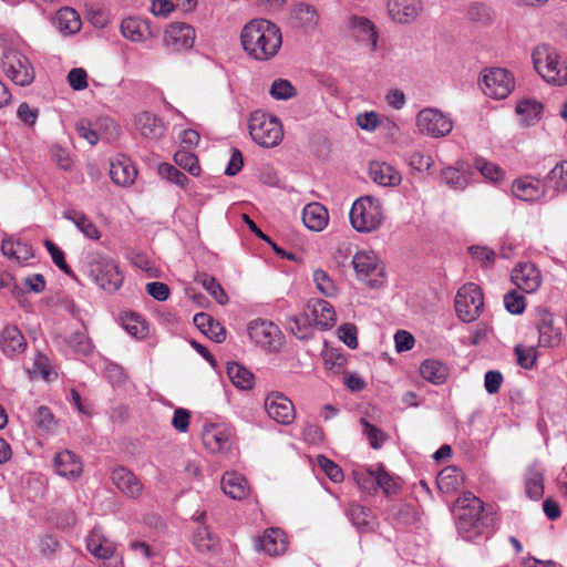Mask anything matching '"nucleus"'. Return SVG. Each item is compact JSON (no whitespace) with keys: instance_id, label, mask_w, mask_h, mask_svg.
<instances>
[{"instance_id":"f257e3e1","label":"nucleus","mask_w":567,"mask_h":567,"mask_svg":"<svg viewBox=\"0 0 567 567\" xmlns=\"http://www.w3.org/2000/svg\"><path fill=\"white\" fill-rule=\"evenodd\" d=\"M453 513L460 535L468 542L489 538L495 532V517L484 512L483 502L471 492L463 493L455 502Z\"/></svg>"},{"instance_id":"f03ea898","label":"nucleus","mask_w":567,"mask_h":567,"mask_svg":"<svg viewBox=\"0 0 567 567\" xmlns=\"http://www.w3.org/2000/svg\"><path fill=\"white\" fill-rule=\"evenodd\" d=\"M240 43L245 53L252 60L266 62L274 59L282 45L280 28L267 19H252L240 32Z\"/></svg>"},{"instance_id":"7ed1b4c3","label":"nucleus","mask_w":567,"mask_h":567,"mask_svg":"<svg viewBox=\"0 0 567 567\" xmlns=\"http://www.w3.org/2000/svg\"><path fill=\"white\" fill-rule=\"evenodd\" d=\"M532 60L536 72L547 83L558 86L567 83V65L554 47L538 44L532 52Z\"/></svg>"},{"instance_id":"20e7f679","label":"nucleus","mask_w":567,"mask_h":567,"mask_svg":"<svg viewBox=\"0 0 567 567\" xmlns=\"http://www.w3.org/2000/svg\"><path fill=\"white\" fill-rule=\"evenodd\" d=\"M86 264L91 278L104 290L116 291L122 286L124 276L112 258L94 251L87 255Z\"/></svg>"},{"instance_id":"39448f33","label":"nucleus","mask_w":567,"mask_h":567,"mask_svg":"<svg viewBox=\"0 0 567 567\" xmlns=\"http://www.w3.org/2000/svg\"><path fill=\"white\" fill-rule=\"evenodd\" d=\"M248 128L251 138L262 147H275L284 137L280 121L261 111H255L250 115Z\"/></svg>"},{"instance_id":"423d86ee","label":"nucleus","mask_w":567,"mask_h":567,"mask_svg":"<svg viewBox=\"0 0 567 567\" xmlns=\"http://www.w3.org/2000/svg\"><path fill=\"white\" fill-rule=\"evenodd\" d=\"M383 220L382 205L372 196L357 199L350 209V223L360 233H370L380 227Z\"/></svg>"},{"instance_id":"0eeeda50","label":"nucleus","mask_w":567,"mask_h":567,"mask_svg":"<svg viewBox=\"0 0 567 567\" xmlns=\"http://www.w3.org/2000/svg\"><path fill=\"white\" fill-rule=\"evenodd\" d=\"M454 306L462 321L476 320L484 308V296L480 286L474 282L464 284L456 292Z\"/></svg>"},{"instance_id":"6e6552de","label":"nucleus","mask_w":567,"mask_h":567,"mask_svg":"<svg viewBox=\"0 0 567 567\" xmlns=\"http://www.w3.org/2000/svg\"><path fill=\"white\" fill-rule=\"evenodd\" d=\"M4 74L17 85L28 86L34 80V69L29 59L18 50H6L2 54Z\"/></svg>"},{"instance_id":"1a4fd4ad","label":"nucleus","mask_w":567,"mask_h":567,"mask_svg":"<svg viewBox=\"0 0 567 567\" xmlns=\"http://www.w3.org/2000/svg\"><path fill=\"white\" fill-rule=\"evenodd\" d=\"M515 86L512 73L503 68L485 69L482 73V90L485 95L503 100L507 97Z\"/></svg>"},{"instance_id":"9d476101","label":"nucleus","mask_w":567,"mask_h":567,"mask_svg":"<svg viewBox=\"0 0 567 567\" xmlns=\"http://www.w3.org/2000/svg\"><path fill=\"white\" fill-rule=\"evenodd\" d=\"M247 333L251 342L267 351L276 352L281 347V331L269 320L255 319L250 321Z\"/></svg>"},{"instance_id":"9b49d317","label":"nucleus","mask_w":567,"mask_h":567,"mask_svg":"<svg viewBox=\"0 0 567 567\" xmlns=\"http://www.w3.org/2000/svg\"><path fill=\"white\" fill-rule=\"evenodd\" d=\"M415 124L420 133L431 137L446 136L453 130L452 120L434 107L421 110L416 115Z\"/></svg>"},{"instance_id":"f8f14e48","label":"nucleus","mask_w":567,"mask_h":567,"mask_svg":"<svg viewBox=\"0 0 567 567\" xmlns=\"http://www.w3.org/2000/svg\"><path fill=\"white\" fill-rule=\"evenodd\" d=\"M554 315L545 307L535 309L534 326L538 331V346L556 348L561 341V330L554 324Z\"/></svg>"},{"instance_id":"ddd939ff","label":"nucleus","mask_w":567,"mask_h":567,"mask_svg":"<svg viewBox=\"0 0 567 567\" xmlns=\"http://www.w3.org/2000/svg\"><path fill=\"white\" fill-rule=\"evenodd\" d=\"M95 125V128L92 127L87 120H81L76 123L78 134L91 145H95L100 137L111 141L117 138L121 134L118 125L110 117L100 118Z\"/></svg>"},{"instance_id":"4468645a","label":"nucleus","mask_w":567,"mask_h":567,"mask_svg":"<svg viewBox=\"0 0 567 567\" xmlns=\"http://www.w3.org/2000/svg\"><path fill=\"white\" fill-rule=\"evenodd\" d=\"M265 410L268 416L280 425L288 426L296 419L292 401L281 392H271L266 396Z\"/></svg>"},{"instance_id":"2eb2a0df","label":"nucleus","mask_w":567,"mask_h":567,"mask_svg":"<svg viewBox=\"0 0 567 567\" xmlns=\"http://www.w3.org/2000/svg\"><path fill=\"white\" fill-rule=\"evenodd\" d=\"M163 41L174 52L188 50L194 45L195 30L187 23L173 22L166 29Z\"/></svg>"},{"instance_id":"dca6fc26","label":"nucleus","mask_w":567,"mask_h":567,"mask_svg":"<svg viewBox=\"0 0 567 567\" xmlns=\"http://www.w3.org/2000/svg\"><path fill=\"white\" fill-rule=\"evenodd\" d=\"M353 268L358 277L368 280L371 287H375L380 281L377 277L383 274V267L373 252L359 251L352 259Z\"/></svg>"},{"instance_id":"f3484780","label":"nucleus","mask_w":567,"mask_h":567,"mask_svg":"<svg viewBox=\"0 0 567 567\" xmlns=\"http://www.w3.org/2000/svg\"><path fill=\"white\" fill-rule=\"evenodd\" d=\"M111 481L126 497L136 499L142 496L144 486L141 480L127 467L123 465L114 466L111 471Z\"/></svg>"},{"instance_id":"a211bd4d","label":"nucleus","mask_w":567,"mask_h":567,"mask_svg":"<svg viewBox=\"0 0 567 567\" xmlns=\"http://www.w3.org/2000/svg\"><path fill=\"white\" fill-rule=\"evenodd\" d=\"M513 284L526 293H533L538 290L542 284L540 272L530 262L519 264L512 271Z\"/></svg>"},{"instance_id":"6ab92c4d","label":"nucleus","mask_w":567,"mask_h":567,"mask_svg":"<svg viewBox=\"0 0 567 567\" xmlns=\"http://www.w3.org/2000/svg\"><path fill=\"white\" fill-rule=\"evenodd\" d=\"M422 11L421 0H388V12L399 23L413 21Z\"/></svg>"},{"instance_id":"aec40b11","label":"nucleus","mask_w":567,"mask_h":567,"mask_svg":"<svg viewBox=\"0 0 567 567\" xmlns=\"http://www.w3.org/2000/svg\"><path fill=\"white\" fill-rule=\"evenodd\" d=\"M202 439L205 447L213 453L227 451L231 446V432L224 426H205Z\"/></svg>"},{"instance_id":"412c9836","label":"nucleus","mask_w":567,"mask_h":567,"mask_svg":"<svg viewBox=\"0 0 567 567\" xmlns=\"http://www.w3.org/2000/svg\"><path fill=\"white\" fill-rule=\"evenodd\" d=\"M545 467L539 461H534L524 474L525 493L528 498L538 501L544 496Z\"/></svg>"},{"instance_id":"4be33fe9","label":"nucleus","mask_w":567,"mask_h":567,"mask_svg":"<svg viewBox=\"0 0 567 567\" xmlns=\"http://www.w3.org/2000/svg\"><path fill=\"white\" fill-rule=\"evenodd\" d=\"M0 349L7 357L23 353L27 340L21 330L13 324L6 326L0 334Z\"/></svg>"},{"instance_id":"5701e85b","label":"nucleus","mask_w":567,"mask_h":567,"mask_svg":"<svg viewBox=\"0 0 567 567\" xmlns=\"http://www.w3.org/2000/svg\"><path fill=\"white\" fill-rule=\"evenodd\" d=\"M134 124L141 135L150 140H159L166 132V126L163 121L150 112L137 114Z\"/></svg>"},{"instance_id":"b1692460","label":"nucleus","mask_w":567,"mask_h":567,"mask_svg":"<svg viewBox=\"0 0 567 567\" xmlns=\"http://www.w3.org/2000/svg\"><path fill=\"white\" fill-rule=\"evenodd\" d=\"M137 175L136 167L126 156H118L110 163V176L113 183L128 186L134 183Z\"/></svg>"},{"instance_id":"393cba45","label":"nucleus","mask_w":567,"mask_h":567,"mask_svg":"<svg viewBox=\"0 0 567 567\" xmlns=\"http://www.w3.org/2000/svg\"><path fill=\"white\" fill-rule=\"evenodd\" d=\"M53 465L58 475L69 480H75L82 474L81 460L69 450L56 453Z\"/></svg>"},{"instance_id":"a878e982","label":"nucleus","mask_w":567,"mask_h":567,"mask_svg":"<svg viewBox=\"0 0 567 567\" xmlns=\"http://www.w3.org/2000/svg\"><path fill=\"white\" fill-rule=\"evenodd\" d=\"M512 192L518 199L525 202L538 200L545 196L546 185L542 184L539 179L524 177L514 181Z\"/></svg>"},{"instance_id":"bb28decb","label":"nucleus","mask_w":567,"mask_h":567,"mask_svg":"<svg viewBox=\"0 0 567 567\" xmlns=\"http://www.w3.org/2000/svg\"><path fill=\"white\" fill-rule=\"evenodd\" d=\"M371 179L383 187L398 186L401 183V174L385 162H371L369 165Z\"/></svg>"},{"instance_id":"cd10ccee","label":"nucleus","mask_w":567,"mask_h":567,"mask_svg":"<svg viewBox=\"0 0 567 567\" xmlns=\"http://www.w3.org/2000/svg\"><path fill=\"white\" fill-rule=\"evenodd\" d=\"M258 546L269 556L281 555L287 550L285 534L279 528H268L258 538Z\"/></svg>"},{"instance_id":"c85d7f7f","label":"nucleus","mask_w":567,"mask_h":567,"mask_svg":"<svg viewBox=\"0 0 567 567\" xmlns=\"http://www.w3.org/2000/svg\"><path fill=\"white\" fill-rule=\"evenodd\" d=\"M194 324L209 339L217 343H221L226 339V330L220 322L215 320L210 315L199 312L194 316Z\"/></svg>"},{"instance_id":"c756f323","label":"nucleus","mask_w":567,"mask_h":567,"mask_svg":"<svg viewBox=\"0 0 567 567\" xmlns=\"http://www.w3.org/2000/svg\"><path fill=\"white\" fill-rule=\"evenodd\" d=\"M290 18L295 27L305 30H312L318 24L319 14L316 8L308 3H297L290 12Z\"/></svg>"},{"instance_id":"7c9ffc66","label":"nucleus","mask_w":567,"mask_h":567,"mask_svg":"<svg viewBox=\"0 0 567 567\" xmlns=\"http://www.w3.org/2000/svg\"><path fill=\"white\" fill-rule=\"evenodd\" d=\"M63 217L72 221L79 231H81L86 238L92 240H99L101 238V231L83 212L69 208L63 212Z\"/></svg>"},{"instance_id":"2f4dec72","label":"nucleus","mask_w":567,"mask_h":567,"mask_svg":"<svg viewBox=\"0 0 567 567\" xmlns=\"http://www.w3.org/2000/svg\"><path fill=\"white\" fill-rule=\"evenodd\" d=\"M221 488L227 496L238 501L244 499L249 493L247 480L236 472L226 473L223 476Z\"/></svg>"},{"instance_id":"473e14b6","label":"nucleus","mask_w":567,"mask_h":567,"mask_svg":"<svg viewBox=\"0 0 567 567\" xmlns=\"http://www.w3.org/2000/svg\"><path fill=\"white\" fill-rule=\"evenodd\" d=\"M328 212L319 203L306 205L302 210V221L312 231H320L328 225Z\"/></svg>"},{"instance_id":"72a5a7b5","label":"nucleus","mask_w":567,"mask_h":567,"mask_svg":"<svg viewBox=\"0 0 567 567\" xmlns=\"http://www.w3.org/2000/svg\"><path fill=\"white\" fill-rule=\"evenodd\" d=\"M310 307L316 326L320 327L322 330H328L334 326L337 316L330 302L318 299L315 300Z\"/></svg>"},{"instance_id":"f704fd0d","label":"nucleus","mask_w":567,"mask_h":567,"mask_svg":"<svg viewBox=\"0 0 567 567\" xmlns=\"http://www.w3.org/2000/svg\"><path fill=\"white\" fill-rule=\"evenodd\" d=\"M464 475L462 471L455 466H447L443 468L436 478L437 488L445 494H451L463 485Z\"/></svg>"},{"instance_id":"c9c22d12","label":"nucleus","mask_w":567,"mask_h":567,"mask_svg":"<svg viewBox=\"0 0 567 567\" xmlns=\"http://www.w3.org/2000/svg\"><path fill=\"white\" fill-rule=\"evenodd\" d=\"M2 254L19 265L27 262L33 257L32 247L19 239H4L1 245Z\"/></svg>"},{"instance_id":"e433bc0d","label":"nucleus","mask_w":567,"mask_h":567,"mask_svg":"<svg viewBox=\"0 0 567 567\" xmlns=\"http://www.w3.org/2000/svg\"><path fill=\"white\" fill-rule=\"evenodd\" d=\"M347 515L353 526L361 533L370 532L374 527V516L372 512L359 504H351Z\"/></svg>"},{"instance_id":"4c0bfd02","label":"nucleus","mask_w":567,"mask_h":567,"mask_svg":"<svg viewBox=\"0 0 567 567\" xmlns=\"http://www.w3.org/2000/svg\"><path fill=\"white\" fill-rule=\"evenodd\" d=\"M422 378L433 384H443L449 377V368L437 360H425L420 365Z\"/></svg>"},{"instance_id":"58836bf2","label":"nucleus","mask_w":567,"mask_h":567,"mask_svg":"<svg viewBox=\"0 0 567 567\" xmlns=\"http://www.w3.org/2000/svg\"><path fill=\"white\" fill-rule=\"evenodd\" d=\"M227 374L231 383L239 390H250L254 386L255 377L252 372L237 362L227 364Z\"/></svg>"},{"instance_id":"ea45409f","label":"nucleus","mask_w":567,"mask_h":567,"mask_svg":"<svg viewBox=\"0 0 567 567\" xmlns=\"http://www.w3.org/2000/svg\"><path fill=\"white\" fill-rule=\"evenodd\" d=\"M121 31L124 38L132 42H141L150 34L147 24L136 18H127L122 21Z\"/></svg>"},{"instance_id":"a19ab883","label":"nucleus","mask_w":567,"mask_h":567,"mask_svg":"<svg viewBox=\"0 0 567 567\" xmlns=\"http://www.w3.org/2000/svg\"><path fill=\"white\" fill-rule=\"evenodd\" d=\"M542 111L543 105L532 99L522 100L516 105V113L526 126L534 125L539 120Z\"/></svg>"},{"instance_id":"79ce46f5","label":"nucleus","mask_w":567,"mask_h":567,"mask_svg":"<svg viewBox=\"0 0 567 567\" xmlns=\"http://www.w3.org/2000/svg\"><path fill=\"white\" fill-rule=\"evenodd\" d=\"M121 323L124 330L136 339H143L147 334L145 320L135 312H125L122 315Z\"/></svg>"},{"instance_id":"37998d69","label":"nucleus","mask_w":567,"mask_h":567,"mask_svg":"<svg viewBox=\"0 0 567 567\" xmlns=\"http://www.w3.org/2000/svg\"><path fill=\"white\" fill-rule=\"evenodd\" d=\"M352 29L361 34V41H368L374 51L378 44V33L373 23L364 17H352L350 19Z\"/></svg>"},{"instance_id":"c03bdc74","label":"nucleus","mask_w":567,"mask_h":567,"mask_svg":"<svg viewBox=\"0 0 567 567\" xmlns=\"http://www.w3.org/2000/svg\"><path fill=\"white\" fill-rule=\"evenodd\" d=\"M55 22L58 28L65 33H75L81 29L80 16L72 8L59 10Z\"/></svg>"},{"instance_id":"a18cd8bd","label":"nucleus","mask_w":567,"mask_h":567,"mask_svg":"<svg viewBox=\"0 0 567 567\" xmlns=\"http://www.w3.org/2000/svg\"><path fill=\"white\" fill-rule=\"evenodd\" d=\"M87 550L100 559H107L114 554V547L97 533L93 532L86 539Z\"/></svg>"},{"instance_id":"49530a36","label":"nucleus","mask_w":567,"mask_h":567,"mask_svg":"<svg viewBox=\"0 0 567 567\" xmlns=\"http://www.w3.org/2000/svg\"><path fill=\"white\" fill-rule=\"evenodd\" d=\"M193 544L200 553L215 550L218 546V538L208 530L207 526H199L193 535Z\"/></svg>"},{"instance_id":"de8ad7c7","label":"nucleus","mask_w":567,"mask_h":567,"mask_svg":"<svg viewBox=\"0 0 567 567\" xmlns=\"http://www.w3.org/2000/svg\"><path fill=\"white\" fill-rule=\"evenodd\" d=\"M545 185H553L556 192L567 189V162L561 161L548 173Z\"/></svg>"},{"instance_id":"09e8293b","label":"nucleus","mask_w":567,"mask_h":567,"mask_svg":"<svg viewBox=\"0 0 567 567\" xmlns=\"http://www.w3.org/2000/svg\"><path fill=\"white\" fill-rule=\"evenodd\" d=\"M474 167L484 178L491 182L497 183L504 178V171L498 165L488 162L483 157L475 158Z\"/></svg>"},{"instance_id":"8fccbe9b","label":"nucleus","mask_w":567,"mask_h":567,"mask_svg":"<svg viewBox=\"0 0 567 567\" xmlns=\"http://www.w3.org/2000/svg\"><path fill=\"white\" fill-rule=\"evenodd\" d=\"M66 341L74 352L79 354L87 355L93 350L92 341L83 330L72 332Z\"/></svg>"},{"instance_id":"3c124183","label":"nucleus","mask_w":567,"mask_h":567,"mask_svg":"<svg viewBox=\"0 0 567 567\" xmlns=\"http://www.w3.org/2000/svg\"><path fill=\"white\" fill-rule=\"evenodd\" d=\"M174 162L176 165L187 171L193 176H198L200 173V167L196 155L186 150L177 151L174 154Z\"/></svg>"},{"instance_id":"603ef678","label":"nucleus","mask_w":567,"mask_h":567,"mask_svg":"<svg viewBox=\"0 0 567 567\" xmlns=\"http://www.w3.org/2000/svg\"><path fill=\"white\" fill-rule=\"evenodd\" d=\"M312 278L317 289L322 295L327 297H333L337 295L338 288L327 271H324L323 269H316L313 271Z\"/></svg>"},{"instance_id":"864d4df0","label":"nucleus","mask_w":567,"mask_h":567,"mask_svg":"<svg viewBox=\"0 0 567 567\" xmlns=\"http://www.w3.org/2000/svg\"><path fill=\"white\" fill-rule=\"evenodd\" d=\"M204 289L219 303L226 305L228 296L220 284L212 276L204 274L200 279Z\"/></svg>"},{"instance_id":"5fc2aeb1","label":"nucleus","mask_w":567,"mask_h":567,"mask_svg":"<svg viewBox=\"0 0 567 567\" xmlns=\"http://www.w3.org/2000/svg\"><path fill=\"white\" fill-rule=\"evenodd\" d=\"M158 175L162 178L183 188L186 187L188 183V177L168 163H163L158 166Z\"/></svg>"},{"instance_id":"6e6d98bb","label":"nucleus","mask_w":567,"mask_h":567,"mask_svg":"<svg viewBox=\"0 0 567 567\" xmlns=\"http://www.w3.org/2000/svg\"><path fill=\"white\" fill-rule=\"evenodd\" d=\"M34 422L39 429L47 433L55 431L58 425V421L55 420L53 413L48 406L44 405L38 408L34 414Z\"/></svg>"},{"instance_id":"4d7b16f0","label":"nucleus","mask_w":567,"mask_h":567,"mask_svg":"<svg viewBox=\"0 0 567 567\" xmlns=\"http://www.w3.org/2000/svg\"><path fill=\"white\" fill-rule=\"evenodd\" d=\"M442 177L449 187L456 190L464 189L468 184L467 177L455 167L444 168L442 171Z\"/></svg>"},{"instance_id":"13d9d810","label":"nucleus","mask_w":567,"mask_h":567,"mask_svg":"<svg viewBox=\"0 0 567 567\" xmlns=\"http://www.w3.org/2000/svg\"><path fill=\"white\" fill-rule=\"evenodd\" d=\"M31 377H41L42 379L50 381L52 369L49 358L42 353H37L33 359L32 368L29 369Z\"/></svg>"},{"instance_id":"bf43d9fd","label":"nucleus","mask_w":567,"mask_h":567,"mask_svg":"<svg viewBox=\"0 0 567 567\" xmlns=\"http://www.w3.org/2000/svg\"><path fill=\"white\" fill-rule=\"evenodd\" d=\"M269 93L276 100H289L296 95V89L288 80L277 79L272 82Z\"/></svg>"},{"instance_id":"052dcab7","label":"nucleus","mask_w":567,"mask_h":567,"mask_svg":"<svg viewBox=\"0 0 567 567\" xmlns=\"http://www.w3.org/2000/svg\"><path fill=\"white\" fill-rule=\"evenodd\" d=\"M360 423L364 435L369 440L370 446L374 450L380 449L386 439L385 434L365 419H361Z\"/></svg>"},{"instance_id":"680f3d73","label":"nucleus","mask_w":567,"mask_h":567,"mask_svg":"<svg viewBox=\"0 0 567 567\" xmlns=\"http://www.w3.org/2000/svg\"><path fill=\"white\" fill-rule=\"evenodd\" d=\"M324 367L333 374H339L343 371L347 358L339 351L332 349L323 354Z\"/></svg>"},{"instance_id":"e2e57ef3","label":"nucleus","mask_w":567,"mask_h":567,"mask_svg":"<svg viewBox=\"0 0 567 567\" xmlns=\"http://www.w3.org/2000/svg\"><path fill=\"white\" fill-rule=\"evenodd\" d=\"M468 252L484 268L492 267L496 259L495 251L485 246H471Z\"/></svg>"},{"instance_id":"0e129e2a","label":"nucleus","mask_w":567,"mask_h":567,"mask_svg":"<svg viewBox=\"0 0 567 567\" xmlns=\"http://www.w3.org/2000/svg\"><path fill=\"white\" fill-rule=\"evenodd\" d=\"M317 463L332 482L338 483L343 480V472L341 467L333 461L329 460L327 456L318 455Z\"/></svg>"},{"instance_id":"69168bd1","label":"nucleus","mask_w":567,"mask_h":567,"mask_svg":"<svg viewBox=\"0 0 567 567\" xmlns=\"http://www.w3.org/2000/svg\"><path fill=\"white\" fill-rule=\"evenodd\" d=\"M504 305L508 312L513 315H520L526 308L525 298L516 290H511L504 296Z\"/></svg>"},{"instance_id":"338daca9","label":"nucleus","mask_w":567,"mask_h":567,"mask_svg":"<svg viewBox=\"0 0 567 567\" xmlns=\"http://www.w3.org/2000/svg\"><path fill=\"white\" fill-rule=\"evenodd\" d=\"M339 339L350 349L358 348V330L353 323H343L338 328Z\"/></svg>"},{"instance_id":"774afa93","label":"nucleus","mask_w":567,"mask_h":567,"mask_svg":"<svg viewBox=\"0 0 567 567\" xmlns=\"http://www.w3.org/2000/svg\"><path fill=\"white\" fill-rule=\"evenodd\" d=\"M515 354L517 357V363L524 369H532L536 362L537 353L534 347L516 346Z\"/></svg>"}]
</instances>
